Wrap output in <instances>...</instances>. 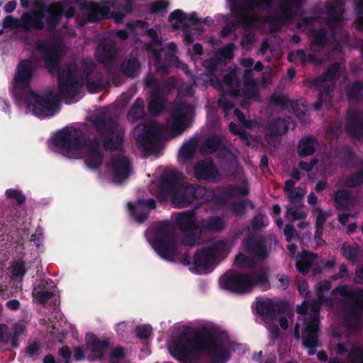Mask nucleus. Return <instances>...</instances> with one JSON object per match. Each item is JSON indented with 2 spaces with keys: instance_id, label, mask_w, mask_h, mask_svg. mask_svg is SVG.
Returning <instances> with one entry per match:
<instances>
[{
  "instance_id": "1",
  "label": "nucleus",
  "mask_w": 363,
  "mask_h": 363,
  "mask_svg": "<svg viewBox=\"0 0 363 363\" xmlns=\"http://www.w3.org/2000/svg\"><path fill=\"white\" fill-rule=\"evenodd\" d=\"M91 122L100 138H86L80 129L66 127L55 135L53 143L65 153L85 149L86 165L89 169H96L101 165L104 157L101 146L105 151L120 150L123 145L124 133L119 130L118 121L108 111L99 113Z\"/></svg>"
},
{
  "instance_id": "2",
  "label": "nucleus",
  "mask_w": 363,
  "mask_h": 363,
  "mask_svg": "<svg viewBox=\"0 0 363 363\" xmlns=\"http://www.w3.org/2000/svg\"><path fill=\"white\" fill-rule=\"evenodd\" d=\"M220 341L219 330L203 326L193 337L186 333L176 337L172 342V352L179 359H189L193 352H203L211 357L209 363H226L229 351Z\"/></svg>"
},
{
  "instance_id": "3",
  "label": "nucleus",
  "mask_w": 363,
  "mask_h": 363,
  "mask_svg": "<svg viewBox=\"0 0 363 363\" xmlns=\"http://www.w3.org/2000/svg\"><path fill=\"white\" fill-rule=\"evenodd\" d=\"M56 41V38L52 41L38 40L35 43V49L43 56L48 71L52 75H57L60 96L65 99H72L78 95L83 86L84 74L76 64H69L65 68L61 69V55L55 45Z\"/></svg>"
},
{
  "instance_id": "4",
  "label": "nucleus",
  "mask_w": 363,
  "mask_h": 363,
  "mask_svg": "<svg viewBox=\"0 0 363 363\" xmlns=\"http://www.w3.org/2000/svg\"><path fill=\"white\" fill-rule=\"evenodd\" d=\"M182 175L177 169L164 170L160 182L155 191V196L160 201L169 199L178 208L189 206L196 199H203L207 189L188 183H180Z\"/></svg>"
},
{
  "instance_id": "5",
  "label": "nucleus",
  "mask_w": 363,
  "mask_h": 363,
  "mask_svg": "<svg viewBox=\"0 0 363 363\" xmlns=\"http://www.w3.org/2000/svg\"><path fill=\"white\" fill-rule=\"evenodd\" d=\"M219 282L222 289L238 295L249 294L254 288L262 291L271 288L269 272L263 267L248 272L228 271L220 277Z\"/></svg>"
},
{
  "instance_id": "6",
  "label": "nucleus",
  "mask_w": 363,
  "mask_h": 363,
  "mask_svg": "<svg viewBox=\"0 0 363 363\" xmlns=\"http://www.w3.org/2000/svg\"><path fill=\"white\" fill-rule=\"evenodd\" d=\"M154 235L151 245L155 252L167 262H174L178 256L176 231L172 223L165 220L152 227Z\"/></svg>"
},
{
  "instance_id": "7",
  "label": "nucleus",
  "mask_w": 363,
  "mask_h": 363,
  "mask_svg": "<svg viewBox=\"0 0 363 363\" xmlns=\"http://www.w3.org/2000/svg\"><path fill=\"white\" fill-rule=\"evenodd\" d=\"M335 291L345 299L342 312L347 327L359 329L363 322V288L349 289L345 285L337 286Z\"/></svg>"
},
{
  "instance_id": "8",
  "label": "nucleus",
  "mask_w": 363,
  "mask_h": 363,
  "mask_svg": "<svg viewBox=\"0 0 363 363\" xmlns=\"http://www.w3.org/2000/svg\"><path fill=\"white\" fill-rule=\"evenodd\" d=\"M230 11L237 17V23L243 28H252L260 20L255 10L268 11L273 8V0H227Z\"/></svg>"
},
{
  "instance_id": "9",
  "label": "nucleus",
  "mask_w": 363,
  "mask_h": 363,
  "mask_svg": "<svg viewBox=\"0 0 363 363\" xmlns=\"http://www.w3.org/2000/svg\"><path fill=\"white\" fill-rule=\"evenodd\" d=\"M196 219V213L194 209L184 211L176 218L175 223L182 233L181 242L184 246L194 247L200 241L202 231Z\"/></svg>"
},
{
  "instance_id": "10",
  "label": "nucleus",
  "mask_w": 363,
  "mask_h": 363,
  "mask_svg": "<svg viewBox=\"0 0 363 363\" xmlns=\"http://www.w3.org/2000/svg\"><path fill=\"white\" fill-rule=\"evenodd\" d=\"M229 252L230 245L228 240L221 239L197 250L193 257V264L196 268L206 270L213 265L218 258H224Z\"/></svg>"
},
{
  "instance_id": "11",
  "label": "nucleus",
  "mask_w": 363,
  "mask_h": 363,
  "mask_svg": "<svg viewBox=\"0 0 363 363\" xmlns=\"http://www.w3.org/2000/svg\"><path fill=\"white\" fill-rule=\"evenodd\" d=\"M29 96L27 105L29 108H32L35 116L49 117L55 115L58 111L60 96L53 91H48L42 95L30 91Z\"/></svg>"
},
{
  "instance_id": "12",
  "label": "nucleus",
  "mask_w": 363,
  "mask_h": 363,
  "mask_svg": "<svg viewBox=\"0 0 363 363\" xmlns=\"http://www.w3.org/2000/svg\"><path fill=\"white\" fill-rule=\"evenodd\" d=\"M134 133L138 147L145 151L152 150L160 140V130L153 123H140Z\"/></svg>"
},
{
  "instance_id": "13",
  "label": "nucleus",
  "mask_w": 363,
  "mask_h": 363,
  "mask_svg": "<svg viewBox=\"0 0 363 363\" xmlns=\"http://www.w3.org/2000/svg\"><path fill=\"white\" fill-rule=\"evenodd\" d=\"M305 325L301 337L302 344L307 349L308 354L312 356L316 353L317 348L322 347L319 340L320 320L315 315H311L305 320Z\"/></svg>"
},
{
  "instance_id": "14",
  "label": "nucleus",
  "mask_w": 363,
  "mask_h": 363,
  "mask_svg": "<svg viewBox=\"0 0 363 363\" xmlns=\"http://www.w3.org/2000/svg\"><path fill=\"white\" fill-rule=\"evenodd\" d=\"M118 53L116 42L110 38H104L99 42L94 55L99 64L111 69L116 63Z\"/></svg>"
},
{
  "instance_id": "15",
  "label": "nucleus",
  "mask_w": 363,
  "mask_h": 363,
  "mask_svg": "<svg viewBox=\"0 0 363 363\" xmlns=\"http://www.w3.org/2000/svg\"><path fill=\"white\" fill-rule=\"evenodd\" d=\"M108 168L112 173L113 180L116 183H122L133 173V166L129 159L121 153L111 156Z\"/></svg>"
},
{
  "instance_id": "16",
  "label": "nucleus",
  "mask_w": 363,
  "mask_h": 363,
  "mask_svg": "<svg viewBox=\"0 0 363 363\" xmlns=\"http://www.w3.org/2000/svg\"><path fill=\"white\" fill-rule=\"evenodd\" d=\"M193 111L194 108L191 105L184 102L177 104L171 114V132L175 135H181L189 125V116Z\"/></svg>"
},
{
  "instance_id": "17",
  "label": "nucleus",
  "mask_w": 363,
  "mask_h": 363,
  "mask_svg": "<svg viewBox=\"0 0 363 363\" xmlns=\"http://www.w3.org/2000/svg\"><path fill=\"white\" fill-rule=\"evenodd\" d=\"M35 71V66L30 60H20L13 77V89L18 91L27 89L30 86Z\"/></svg>"
},
{
  "instance_id": "18",
  "label": "nucleus",
  "mask_w": 363,
  "mask_h": 363,
  "mask_svg": "<svg viewBox=\"0 0 363 363\" xmlns=\"http://www.w3.org/2000/svg\"><path fill=\"white\" fill-rule=\"evenodd\" d=\"M344 130L354 139H363V112L357 108L349 109L345 116Z\"/></svg>"
},
{
  "instance_id": "19",
  "label": "nucleus",
  "mask_w": 363,
  "mask_h": 363,
  "mask_svg": "<svg viewBox=\"0 0 363 363\" xmlns=\"http://www.w3.org/2000/svg\"><path fill=\"white\" fill-rule=\"evenodd\" d=\"M249 193L250 189L246 183H242L241 185L229 184L218 189V194L214 196V200L218 206L223 207L233 197L246 196Z\"/></svg>"
},
{
  "instance_id": "20",
  "label": "nucleus",
  "mask_w": 363,
  "mask_h": 363,
  "mask_svg": "<svg viewBox=\"0 0 363 363\" xmlns=\"http://www.w3.org/2000/svg\"><path fill=\"white\" fill-rule=\"evenodd\" d=\"M157 203L154 199H138L134 203H128V210L131 217L139 224L145 222L150 211L155 209Z\"/></svg>"
},
{
  "instance_id": "21",
  "label": "nucleus",
  "mask_w": 363,
  "mask_h": 363,
  "mask_svg": "<svg viewBox=\"0 0 363 363\" xmlns=\"http://www.w3.org/2000/svg\"><path fill=\"white\" fill-rule=\"evenodd\" d=\"M266 245V237L257 233H250L245 240L247 252L258 259H265L268 257Z\"/></svg>"
},
{
  "instance_id": "22",
  "label": "nucleus",
  "mask_w": 363,
  "mask_h": 363,
  "mask_svg": "<svg viewBox=\"0 0 363 363\" xmlns=\"http://www.w3.org/2000/svg\"><path fill=\"white\" fill-rule=\"evenodd\" d=\"M288 307L289 303L286 301H259L257 303V312L260 316L274 320L278 315L286 313Z\"/></svg>"
},
{
  "instance_id": "23",
  "label": "nucleus",
  "mask_w": 363,
  "mask_h": 363,
  "mask_svg": "<svg viewBox=\"0 0 363 363\" xmlns=\"http://www.w3.org/2000/svg\"><path fill=\"white\" fill-rule=\"evenodd\" d=\"M194 176L198 180L213 181L220 177V173L211 158L201 160L194 167Z\"/></svg>"
},
{
  "instance_id": "24",
  "label": "nucleus",
  "mask_w": 363,
  "mask_h": 363,
  "mask_svg": "<svg viewBox=\"0 0 363 363\" xmlns=\"http://www.w3.org/2000/svg\"><path fill=\"white\" fill-rule=\"evenodd\" d=\"M304 1L284 0L280 4V11L282 16L281 18L273 16L268 18V21L271 23L274 30H279L284 22L291 20L293 17L292 9H301Z\"/></svg>"
},
{
  "instance_id": "25",
  "label": "nucleus",
  "mask_w": 363,
  "mask_h": 363,
  "mask_svg": "<svg viewBox=\"0 0 363 363\" xmlns=\"http://www.w3.org/2000/svg\"><path fill=\"white\" fill-rule=\"evenodd\" d=\"M26 332V327L20 323H15L12 328L5 324H0V342L18 347L19 337Z\"/></svg>"
},
{
  "instance_id": "26",
  "label": "nucleus",
  "mask_w": 363,
  "mask_h": 363,
  "mask_svg": "<svg viewBox=\"0 0 363 363\" xmlns=\"http://www.w3.org/2000/svg\"><path fill=\"white\" fill-rule=\"evenodd\" d=\"M45 13L43 11H30L21 15V26L26 32L41 31L45 29Z\"/></svg>"
},
{
  "instance_id": "27",
  "label": "nucleus",
  "mask_w": 363,
  "mask_h": 363,
  "mask_svg": "<svg viewBox=\"0 0 363 363\" xmlns=\"http://www.w3.org/2000/svg\"><path fill=\"white\" fill-rule=\"evenodd\" d=\"M67 2L65 1H59L57 2L51 3L48 5L47 9L45 11V27L49 31H54L56 30L57 26L61 21L62 17V6H66Z\"/></svg>"
},
{
  "instance_id": "28",
  "label": "nucleus",
  "mask_w": 363,
  "mask_h": 363,
  "mask_svg": "<svg viewBox=\"0 0 363 363\" xmlns=\"http://www.w3.org/2000/svg\"><path fill=\"white\" fill-rule=\"evenodd\" d=\"M295 125L290 116L277 118L269 122L266 126V136L278 137L287 133L289 128L294 129Z\"/></svg>"
},
{
  "instance_id": "29",
  "label": "nucleus",
  "mask_w": 363,
  "mask_h": 363,
  "mask_svg": "<svg viewBox=\"0 0 363 363\" xmlns=\"http://www.w3.org/2000/svg\"><path fill=\"white\" fill-rule=\"evenodd\" d=\"M165 108L164 96L159 87H155L151 92L147 108L152 116L162 113Z\"/></svg>"
},
{
  "instance_id": "30",
  "label": "nucleus",
  "mask_w": 363,
  "mask_h": 363,
  "mask_svg": "<svg viewBox=\"0 0 363 363\" xmlns=\"http://www.w3.org/2000/svg\"><path fill=\"white\" fill-rule=\"evenodd\" d=\"M223 81L228 87L226 91H223V96L225 94L233 98L240 96L241 82L234 71H230L225 74Z\"/></svg>"
},
{
  "instance_id": "31",
  "label": "nucleus",
  "mask_w": 363,
  "mask_h": 363,
  "mask_svg": "<svg viewBox=\"0 0 363 363\" xmlns=\"http://www.w3.org/2000/svg\"><path fill=\"white\" fill-rule=\"evenodd\" d=\"M340 64L337 62H333L323 74L313 80V84L318 86H323L325 82H329L333 85L340 77Z\"/></svg>"
},
{
  "instance_id": "32",
  "label": "nucleus",
  "mask_w": 363,
  "mask_h": 363,
  "mask_svg": "<svg viewBox=\"0 0 363 363\" xmlns=\"http://www.w3.org/2000/svg\"><path fill=\"white\" fill-rule=\"evenodd\" d=\"M141 65L139 60L133 56L121 62L119 69L125 76L130 78L137 77L140 72Z\"/></svg>"
},
{
  "instance_id": "33",
  "label": "nucleus",
  "mask_w": 363,
  "mask_h": 363,
  "mask_svg": "<svg viewBox=\"0 0 363 363\" xmlns=\"http://www.w3.org/2000/svg\"><path fill=\"white\" fill-rule=\"evenodd\" d=\"M327 13L329 16L328 23H339L342 21L345 13L344 3L342 0H335L333 3L326 5Z\"/></svg>"
},
{
  "instance_id": "34",
  "label": "nucleus",
  "mask_w": 363,
  "mask_h": 363,
  "mask_svg": "<svg viewBox=\"0 0 363 363\" xmlns=\"http://www.w3.org/2000/svg\"><path fill=\"white\" fill-rule=\"evenodd\" d=\"M315 255L308 250H303L301 255H297L296 267L298 272L306 275L313 266Z\"/></svg>"
},
{
  "instance_id": "35",
  "label": "nucleus",
  "mask_w": 363,
  "mask_h": 363,
  "mask_svg": "<svg viewBox=\"0 0 363 363\" xmlns=\"http://www.w3.org/2000/svg\"><path fill=\"white\" fill-rule=\"evenodd\" d=\"M110 7L107 5H96L89 9L87 20L91 23L99 22L108 18Z\"/></svg>"
},
{
  "instance_id": "36",
  "label": "nucleus",
  "mask_w": 363,
  "mask_h": 363,
  "mask_svg": "<svg viewBox=\"0 0 363 363\" xmlns=\"http://www.w3.org/2000/svg\"><path fill=\"white\" fill-rule=\"evenodd\" d=\"M346 94L350 102L359 104L363 99V82L354 80L346 87Z\"/></svg>"
},
{
  "instance_id": "37",
  "label": "nucleus",
  "mask_w": 363,
  "mask_h": 363,
  "mask_svg": "<svg viewBox=\"0 0 363 363\" xmlns=\"http://www.w3.org/2000/svg\"><path fill=\"white\" fill-rule=\"evenodd\" d=\"M335 207L337 210H348L352 201L350 192L347 189H339L333 195Z\"/></svg>"
},
{
  "instance_id": "38",
  "label": "nucleus",
  "mask_w": 363,
  "mask_h": 363,
  "mask_svg": "<svg viewBox=\"0 0 363 363\" xmlns=\"http://www.w3.org/2000/svg\"><path fill=\"white\" fill-rule=\"evenodd\" d=\"M226 227L227 224L224 218L218 216L208 218L202 224L203 230L213 233H220Z\"/></svg>"
},
{
  "instance_id": "39",
  "label": "nucleus",
  "mask_w": 363,
  "mask_h": 363,
  "mask_svg": "<svg viewBox=\"0 0 363 363\" xmlns=\"http://www.w3.org/2000/svg\"><path fill=\"white\" fill-rule=\"evenodd\" d=\"M317 143L315 138L308 136L300 140L297 146V152L301 157L310 156L315 151V145Z\"/></svg>"
},
{
  "instance_id": "40",
  "label": "nucleus",
  "mask_w": 363,
  "mask_h": 363,
  "mask_svg": "<svg viewBox=\"0 0 363 363\" xmlns=\"http://www.w3.org/2000/svg\"><path fill=\"white\" fill-rule=\"evenodd\" d=\"M85 340L87 348L94 352H99L103 350L107 349L109 346V341L108 340H99L92 333L86 334Z\"/></svg>"
},
{
  "instance_id": "41",
  "label": "nucleus",
  "mask_w": 363,
  "mask_h": 363,
  "mask_svg": "<svg viewBox=\"0 0 363 363\" xmlns=\"http://www.w3.org/2000/svg\"><path fill=\"white\" fill-rule=\"evenodd\" d=\"M145 104L142 98H137L128 112L127 116L130 121L134 123L144 118Z\"/></svg>"
},
{
  "instance_id": "42",
  "label": "nucleus",
  "mask_w": 363,
  "mask_h": 363,
  "mask_svg": "<svg viewBox=\"0 0 363 363\" xmlns=\"http://www.w3.org/2000/svg\"><path fill=\"white\" fill-rule=\"evenodd\" d=\"M82 66L84 69V75L86 77V83L87 88L92 92H97L100 90L101 84L99 82H94L89 78V75L94 69V64L90 60H82Z\"/></svg>"
},
{
  "instance_id": "43",
  "label": "nucleus",
  "mask_w": 363,
  "mask_h": 363,
  "mask_svg": "<svg viewBox=\"0 0 363 363\" xmlns=\"http://www.w3.org/2000/svg\"><path fill=\"white\" fill-rule=\"evenodd\" d=\"M348 363H363V350L357 346H352L347 357ZM328 363H345L337 357L330 358Z\"/></svg>"
},
{
  "instance_id": "44",
  "label": "nucleus",
  "mask_w": 363,
  "mask_h": 363,
  "mask_svg": "<svg viewBox=\"0 0 363 363\" xmlns=\"http://www.w3.org/2000/svg\"><path fill=\"white\" fill-rule=\"evenodd\" d=\"M222 145V139L219 135L208 137L201 145V151L204 155L214 153Z\"/></svg>"
},
{
  "instance_id": "45",
  "label": "nucleus",
  "mask_w": 363,
  "mask_h": 363,
  "mask_svg": "<svg viewBox=\"0 0 363 363\" xmlns=\"http://www.w3.org/2000/svg\"><path fill=\"white\" fill-rule=\"evenodd\" d=\"M27 272L26 263L22 259L13 260L10 266V273L14 280L21 281Z\"/></svg>"
},
{
  "instance_id": "46",
  "label": "nucleus",
  "mask_w": 363,
  "mask_h": 363,
  "mask_svg": "<svg viewBox=\"0 0 363 363\" xmlns=\"http://www.w3.org/2000/svg\"><path fill=\"white\" fill-rule=\"evenodd\" d=\"M250 206L254 208V204L249 199H241L234 201L230 205V210L235 216H242L246 213V208Z\"/></svg>"
},
{
  "instance_id": "47",
  "label": "nucleus",
  "mask_w": 363,
  "mask_h": 363,
  "mask_svg": "<svg viewBox=\"0 0 363 363\" xmlns=\"http://www.w3.org/2000/svg\"><path fill=\"white\" fill-rule=\"evenodd\" d=\"M312 33L313 35V39L312 40L313 45L320 49L327 45V30L324 28H320L317 30L313 29Z\"/></svg>"
},
{
  "instance_id": "48",
  "label": "nucleus",
  "mask_w": 363,
  "mask_h": 363,
  "mask_svg": "<svg viewBox=\"0 0 363 363\" xmlns=\"http://www.w3.org/2000/svg\"><path fill=\"white\" fill-rule=\"evenodd\" d=\"M196 141L194 139H190L186 143H184L179 150V157L184 160H191L196 150Z\"/></svg>"
},
{
  "instance_id": "49",
  "label": "nucleus",
  "mask_w": 363,
  "mask_h": 363,
  "mask_svg": "<svg viewBox=\"0 0 363 363\" xmlns=\"http://www.w3.org/2000/svg\"><path fill=\"white\" fill-rule=\"evenodd\" d=\"M179 62V57L174 54H167L165 56V62H159L155 64L157 70L162 74H168L172 65H176Z\"/></svg>"
},
{
  "instance_id": "50",
  "label": "nucleus",
  "mask_w": 363,
  "mask_h": 363,
  "mask_svg": "<svg viewBox=\"0 0 363 363\" xmlns=\"http://www.w3.org/2000/svg\"><path fill=\"white\" fill-rule=\"evenodd\" d=\"M239 96L244 99L254 100L256 101H260V94L256 88V84L245 86L242 91L240 90V94Z\"/></svg>"
},
{
  "instance_id": "51",
  "label": "nucleus",
  "mask_w": 363,
  "mask_h": 363,
  "mask_svg": "<svg viewBox=\"0 0 363 363\" xmlns=\"http://www.w3.org/2000/svg\"><path fill=\"white\" fill-rule=\"evenodd\" d=\"M269 220L267 216L264 213H257L251 220L250 225L253 230L262 229L268 226Z\"/></svg>"
},
{
  "instance_id": "52",
  "label": "nucleus",
  "mask_w": 363,
  "mask_h": 363,
  "mask_svg": "<svg viewBox=\"0 0 363 363\" xmlns=\"http://www.w3.org/2000/svg\"><path fill=\"white\" fill-rule=\"evenodd\" d=\"M255 260L243 253L238 255L235 259V264L239 268H253Z\"/></svg>"
},
{
  "instance_id": "53",
  "label": "nucleus",
  "mask_w": 363,
  "mask_h": 363,
  "mask_svg": "<svg viewBox=\"0 0 363 363\" xmlns=\"http://www.w3.org/2000/svg\"><path fill=\"white\" fill-rule=\"evenodd\" d=\"M346 183L350 187H357L363 184V163L360 169L347 179Z\"/></svg>"
},
{
  "instance_id": "54",
  "label": "nucleus",
  "mask_w": 363,
  "mask_h": 363,
  "mask_svg": "<svg viewBox=\"0 0 363 363\" xmlns=\"http://www.w3.org/2000/svg\"><path fill=\"white\" fill-rule=\"evenodd\" d=\"M5 194L7 198L15 200L19 206H22L26 200L25 195L22 193L21 191L18 189H7Z\"/></svg>"
},
{
  "instance_id": "55",
  "label": "nucleus",
  "mask_w": 363,
  "mask_h": 363,
  "mask_svg": "<svg viewBox=\"0 0 363 363\" xmlns=\"http://www.w3.org/2000/svg\"><path fill=\"white\" fill-rule=\"evenodd\" d=\"M21 22V16L20 17V18H17L13 17L12 16H7L3 20L2 26L4 28L23 30Z\"/></svg>"
},
{
  "instance_id": "56",
  "label": "nucleus",
  "mask_w": 363,
  "mask_h": 363,
  "mask_svg": "<svg viewBox=\"0 0 363 363\" xmlns=\"http://www.w3.org/2000/svg\"><path fill=\"white\" fill-rule=\"evenodd\" d=\"M33 296L41 304L45 303L54 296V293L48 290H33Z\"/></svg>"
},
{
  "instance_id": "57",
  "label": "nucleus",
  "mask_w": 363,
  "mask_h": 363,
  "mask_svg": "<svg viewBox=\"0 0 363 363\" xmlns=\"http://www.w3.org/2000/svg\"><path fill=\"white\" fill-rule=\"evenodd\" d=\"M295 182V181L290 179L286 180L284 183V191L289 193V199L292 203L295 202L297 199H301L302 197L301 194L294 191Z\"/></svg>"
},
{
  "instance_id": "58",
  "label": "nucleus",
  "mask_w": 363,
  "mask_h": 363,
  "mask_svg": "<svg viewBox=\"0 0 363 363\" xmlns=\"http://www.w3.org/2000/svg\"><path fill=\"white\" fill-rule=\"evenodd\" d=\"M290 101L287 96L282 94L273 93L269 99V104L274 106H286L289 104Z\"/></svg>"
},
{
  "instance_id": "59",
  "label": "nucleus",
  "mask_w": 363,
  "mask_h": 363,
  "mask_svg": "<svg viewBox=\"0 0 363 363\" xmlns=\"http://www.w3.org/2000/svg\"><path fill=\"white\" fill-rule=\"evenodd\" d=\"M342 255L352 262H354L358 257V250L351 245H343L342 248Z\"/></svg>"
},
{
  "instance_id": "60",
  "label": "nucleus",
  "mask_w": 363,
  "mask_h": 363,
  "mask_svg": "<svg viewBox=\"0 0 363 363\" xmlns=\"http://www.w3.org/2000/svg\"><path fill=\"white\" fill-rule=\"evenodd\" d=\"M169 3L167 0L157 1L149 5L150 13L156 14L162 11H167Z\"/></svg>"
},
{
  "instance_id": "61",
  "label": "nucleus",
  "mask_w": 363,
  "mask_h": 363,
  "mask_svg": "<svg viewBox=\"0 0 363 363\" xmlns=\"http://www.w3.org/2000/svg\"><path fill=\"white\" fill-rule=\"evenodd\" d=\"M137 337L140 340L148 339L152 332V328L150 325H140L135 328Z\"/></svg>"
},
{
  "instance_id": "62",
  "label": "nucleus",
  "mask_w": 363,
  "mask_h": 363,
  "mask_svg": "<svg viewBox=\"0 0 363 363\" xmlns=\"http://www.w3.org/2000/svg\"><path fill=\"white\" fill-rule=\"evenodd\" d=\"M220 62V59L211 57L205 60L203 62V66L207 71L210 72H213L217 70L218 66Z\"/></svg>"
},
{
  "instance_id": "63",
  "label": "nucleus",
  "mask_w": 363,
  "mask_h": 363,
  "mask_svg": "<svg viewBox=\"0 0 363 363\" xmlns=\"http://www.w3.org/2000/svg\"><path fill=\"white\" fill-rule=\"evenodd\" d=\"M284 234L288 242H291L294 238H298V234L294 226L291 224H286L284 229Z\"/></svg>"
},
{
  "instance_id": "64",
  "label": "nucleus",
  "mask_w": 363,
  "mask_h": 363,
  "mask_svg": "<svg viewBox=\"0 0 363 363\" xmlns=\"http://www.w3.org/2000/svg\"><path fill=\"white\" fill-rule=\"evenodd\" d=\"M26 354L33 359L38 357L40 354V345L37 342L29 344L26 349Z\"/></svg>"
}]
</instances>
